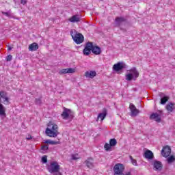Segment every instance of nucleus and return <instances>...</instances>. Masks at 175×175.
Wrapping results in <instances>:
<instances>
[{"label": "nucleus", "instance_id": "17", "mask_svg": "<svg viewBox=\"0 0 175 175\" xmlns=\"http://www.w3.org/2000/svg\"><path fill=\"white\" fill-rule=\"evenodd\" d=\"M107 115V112L106 109H104L103 113H100L98 114L96 121L98 122L99 120H100L101 121H103V120H105V118H106Z\"/></svg>", "mask_w": 175, "mask_h": 175}, {"label": "nucleus", "instance_id": "9", "mask_svg": "<svg viewBox=\"0 0 175 175\" xmlns=\"http://www.w3.org/2000/svg\"><path fill=\"white\" fill-rule=\"evenodd\" d=\"M172 154V148L169 146H165L163 148V150H161V155L164 157L165 158H167L169 155Z\"/></svg>", "mask_w": 175, "mask_h": 175}, {"label": "nucleus", "instance_id": "5", "mask_svg": "<svg viewBox=\"0 0 175 175\" xmlns=\"http://www.w3.org/2000/svg\"><path fill=\"white\" fill-rule=\"evenodd\" d=\"M129 72H130V73L126 75V80H127L128 81H131L133 79H134V80H136V79L139 77V72L137 71L136 68L134 67L131 68L130 70H129Z\"/></svg>", "mask_w": 175, "mask_h": 175}, {"label": "nucleus", "instance_id": "28", "mask_svg": "<svg viewBox=\"0 0 175 175\" xmlns=\"http://www.w3.org/2000/svg\"><path fill=\"white\" fill-rule=\"evenodd\" d=\"M167 100H169V96H164L161 99V104L165 105Z\"/></svg>", "mask_w": 175, "mask_h": 175}, {"label": "nucleus", "instance_id": "26", "mask_svg": "<svg viewBox=\"0 0 175 175\" xmlns=\"http://www.w3.org/2000/svg\"><path fill=\"white\" fill-rule=\"evenodd\" d=\"M167 163H173V162L175 161V157L174 156L172 155L167 158Z\"/></svg>", "mask_w": 175, "mask_h": 175}, {"label": "nucleus", "instance_id": "7", "mask_svg": "<svg viewBox=\"0 0 175 175\" xmlns=\"http://www.w3.org/2000/svg\"><path fill=\"white\" fill-rule=\"evenodd\" d=\"M150 118V120H154L156 122H161L162 121V111L152 113Z\"/></svg>", "mask_w": 175, "mask_h": 175}, {"label": "nucleus", "instance_id": "18", "mask_svg": "<svg viewBox=\"0 0 175 175\" xmlns=\"http://www.w3.org/2000/svg\"><path fill=\"white\" fill-rule=\"evenodd\" d=\"M92 52L93 53V54H95L96 55H99V54L102 53V50H100V48L99 46H94V45L92 44Z\"/></svg>", "mask_w": 175, "mask_h": 175}, {"label": "nucleus", "instance_id": "37", "mask_svg": "<svg viewBox=\"0 0 175 175\" xmlns=\"http://www.w3.org/2000/svg\"><path fill=\"white\" fill-rule=\"evenodd\" d=\"M26 139H27V140H31V139H32V135H28L27 137H26Z\"/></svg>", "mask_w": 175, "mask_h": 175}, {"label": "nucleus", "instance_id": "35", "mask_svg": "<svg viewBox=\"0 0 175 175\" xmlns=\"http://www.w3.org/2000/svg\"><path fill=\"white\" fill-rule=\"evenodd\" d=\"M12 58H13V56H12V55H8L7 56V57H6V60H7L8 62H10V61H12Z\"/></svg>", "mask_w": 175, "mask_h": 175}, {"label": "nucleus", "instance_id": "32", "mask_svg": "<svg viewBox=\"0 0 175 175\" xmlns=\"http://www.w3.org/2000/svg\"><path fill=\"white\" fill-rule=\"evenodd\" d=\"M41 150H42V151H47V150H49V145L47 144L42 145L41 146Z\"/></svg>", "mask_w": 175, "mask_h": 175}, {"label": "nucleus", "instance_id": "21", "mask_svg": "<svg viewBox=\"0 0 175 175\" xmlns=\"http://www.w3.org/2000/svg\"><path fill=\"white\" fill-rule=\"evenodd\" d=\"M154 167L156 170H162V163L159 161H154Z\"/></svg>", "mask_w": 175, "mask_h": 175}, {"label": "nucleus", "instance_id": "16", "mask_svg": "<svg viewBox=\"0 0 175 175\" xmlns=\"http://www.w3.org/2000/svg\"><path fill=\"white\" fill-rule=\"evenodd\" d=\"M85 77H88V79H94L95 76H96V72L95 71H86L85 72Z\"/></svg>", "mask_w": 175, "mask_h": 175}, {"label": "nucleus", "instance_id": "34", "mask_svg": "<svg viewBox=\"0 0 175 175\" xmlns=\"http://www.w3.org/2000/svg\"><path fill=\"white\" fill-rule=\"evenodd\" d=\"M42 98H36V105H41Z\"/></svg>", "mask_w": 175, "mask_h": 175}, {"label": "nucleus", "instance_id": "11", "mask_svg": "<svg viewBox=\"0 0 175 175\" xmlns=\"http://www.w3.org/2000/svg\"><path fill=\"white\" fill-rule=\"evenodd\" d=\"M129 109L131 110V117H136L140 113V111L136 108L135 105L133 104H130Z\"/></svg>", "mask_w": 175, "mask_h": 175}, {"label": "nucleus", "instance_id": "36", "mask_svg": "<svg viewBox=\"0 0 175 175\" xmlns=\"http://www.w3.org/2000/svg\"><path fill=\"white\" fill-rule=\"evenodd\" d=\"M2 14H4L5 16H6L7 17H10L12 16V14L9 12H2Z\"/></svg>", "mask_w": 175, "mask_h": 175}, {"label": "nucleus", "instance_id": "38", "mask_svg": "<svg viewBox=\"0 0 175 175\" xmlns=\"http://www.w3.org/2000/svg\"><path fill=\"white\" fill-rule=\"evenodd\" d=\"M21 3L22 5H25V3H27V0H21Z\"/></svg>", "mask_w": 175, "mask_h": 175}, {"label": "nucleus", "instance_id": "12", "mask_svg": "<svg viewBox=\"0 0 175 175\" xmlns=\"http://www.w3.org/2000/svg\"><path fill=\"white\" fill-rule=\"evenodd\" d=\"M0 98L3 99V102L5 105L9 104V97H8V92L5 91H1L0 92Z\"/></svg>", "mask_w": 175, "mask_h": 175}, {"label": "nucleus", "instance_id": "2", "mask_svg": "<svg viewBox=\"0 0 175 175\" xmlns=\"http://www.w3.org/2000/svg\"><path fill=\"white\" fill-rule=\"evenodd\" d=\"M47 169L49 173H51L53 175H62L61 172H59L61 165H59L57 161L51 162L50 165H48Z\"/></svg>", "mask_w": 175, "mask_h": 175}, {"label": "nucleus", "instance_id": "33", "mask_svg": "<svg viewBox=\"0 0 175 175\" xmlns=\"http://www.w3.org/2000/svg\"><path fill=\"white\" fill-rule=\"evenodd\" d=\"M42 162L43 163H47V156H43L42 157Z\"/></svg>", "mask_w": 175, "mask_h": 175}, {"label": "nucleus", "instance_id": "1", "mask_svg": "<svg viewBox=\"0 0 175 175\" xmlns=\"http://www.w3.org/2000/svg\"><path fill=\"white\" fill-rule=\"evenodd\" d=\"M45 133L47 136H49V137H57L59 134V133H58V125L52 122H49Z\"/></svg>", "mask_w": 175, "mask_h": 175}, {"label": "nucleus", "instance_id": "20", "mask_svg": "<svg viewBox=\"0 0 175 175\" xmlns=\"http://www.w3.org/2000/svg\"><path fill=\"white\" fill-rule=\"evenodd\" d=\"M39 49V45L36 42H33L29 46V51H36Z\"/></svg>", "mask_w": 175, "mask_h": 175}, {"label": "nucleus", "instance_id": "24", "mask_svg": "<svg viewBox=\"0 0 175 175\" xmlns=\"http://www.w3.org/2000/svg\"><path fill=\"white\" fill-rule=\"evenodd\" d=\"M174 103H170L166 105V109L167 110V111H170V113H172V111H173V110H174L175 109V106H174Z\"/></svg>", "mask_w": 175, "mask_h": 175}, {"label": "nucleus", "instance_id": "39", "mask_svg": "<svg viewBox=\"0 0 175 175\" xmlns=\"http://www.w3.org/2000/svg\"><path fill=\"white\" fill-rule=\"evenodd\" d=\"M8 51H10V50H12V47H10V46H8Z\"/></svg>", "mask_w": 175, "mask_h": 175}, {"label": "nucleus", "instance_id": "27", "mask_svg": "<svg viewBox=\"0 0 175 175\" xmlns=\"http://www.w3.org/2000/svg\"><path fill=\"white\" fill-rule=\"evenodd\" d=\"M71 159H72V161H77V159H80V155H79V154H71Z\"/></svg>", "mask_w": 175, "mask_h": 175}, {"label": "nucleus", "instance_id": "29", "mask_svg": "<svg viewBox=\"0 0 175 175\" xmlns=\"http://www.w3.org/2000/svg\"><path fill=\"white\" fill-rule=\"evenodd\" d=\"M109 144L111 147H114V146L117 145V140L116 139H111L109 141Z\"/></svg>", "mask_w": 175, "mask_h": 175}, {"label": "nucleus", "instance_id": "13", "mask_svg": "<svg viewBox=\"0 0 175 175\" xmlns=\"http://www.w3.org/2000/svg\"><path fill=\"white\" fill-rule=\"evenodd\" d=\"M76 72V69L75 68H63L59 72V75H66V73H75Z\"/></svg>", "mask_w": 175, "mask_h": 175}, {"label": "nucleus", "instance_id": "25", "mask_svg": "<svg viewBox=\"0 0 175 175\" xmlns=\"http://www.w3.org/2000/svg\"><path fill=\"white\" fill-rule=\"evenodd\" d=\"M45 144H51L55 146L59 144V141H51V139H47L44 142Z\"/></svg>", "mask_w": 175, "mask_h": 175}, {"label": "nucleus", "instance_id": "19", "mask_svg": "<svg viewBox=\"0 0 175 175\" xmlns=\"http://www.w3.org/2000/svg\"><path fill=\"white\" fill-rule=\"evenodd\" d=\"M70 23H80V16L79 15H73L68 19Z\"/></svg>", "mask_w": 175, "mask_h": 175}, {"label": "nucleus", "instance_id": "3", "mask_svg": "<svg viewBox=\"0 0 175 175\" xmlns=\"http://www.w3.org/2000/svg\"><path fill=\"white\" fill-rule=\"evenodd\" d=\"M70 35L77 44H81L84 42V36L81 33L77 32L75 29L70 31Z\"/></svg>", "mask_w": 175, "mask_h": 175}, {"label": "nucleus", "instance_id": "31", "mask_svg": "<svg viewBox=\"0 0 175 175\" xmlns=\"http://www.w3.org/2000/svg\"><path fill=\"white\" fill-rule=\"evenodd\" d=\"M104 148L106 151H110V150H111V145L110 144L105 143Z\"/></svg>", "mask_w": 175, "mask_h": 175}, {"label": "nucleus", "instance_id": "22", "mask_svg": "<svg viewBox=\"0 0 175 175\" xmlns=\"http://www.w3.org/2000/svg\"><path fill=\"white\" fill-rule=\"evenodd\" d=\"M85 163H86V166L89 167V169H92L94 167V159H88Z\"/></svg>", "mask_w": 175, "mask_h": 175}, {"label": "nucleus", "instance_id": "14", "mask_svg": "<svg viewBox=\"0 0 175 175\" xmlns=\"http://www.w3.org/2000/svg\"><path fill=\"white\" fill-rule=\"evenodd\" d=\"M144 157L146 159H154V153L151 150H147L145 151Z\"/></svg>", "mask_w": 175, "mask_h": 175}, {"label": "nucleus", "instance_id": "6", "mask_svg": "<svg viewBox=\"0 0 175 175\" xmlns=\"http://www.w3.org/2000/svg\"><path fill=\"white\" fill-rule=\"evenodd\" d=\"M61 116L63 120H73L74 117L72 110L65 107Z\"/></svg>", "mask_w": 175, "mask_h": 175}, {"label": "nucleus", "instance_id": "10", "mask_svg": "<svg viewBox=\"0 0 175 175\" xmlns=\"http://www.w3.org/2000/svg\"><path fill=\"white\" fill-rule=\"evenodd\" d=\"M92 51V42H88L83 51L84 55H90Z\"/></svg>", "mask_w": 175, "mask_h": 175}, {"label": "nucleus", "instance_id": "30", "mask_svg": "<svg viewBox=\"0 0 175 175\" xmlns=\"http://www.w3.org/2000/svg\"><path fill=\"white\" fill-rule=\"evenodd\" d=\"M130 160L131 161L132 165L134 166H137V161L136 159H133L132 156H129Z\"/></svg>", "mask_w": 175, "mask_h": 175}, {"label": "nucleus", "instance_id": "23", "mask_svg": "<svg viewBox=\"0 0 175 175\" xmlns=\"http://www.w3.org/2000/svg\"><path fill=\"white\" fill-rule=\"evenodd\" d=\"M0 116L1 117H6V108L0 103Z\"/></svg>", "mask_w": 175, "mask_h": 175}, {"label": "nucleus", "instance_id": "15", "mask_svg": "<svg viewBox=\"0 0 175 175\" xmlns=\"http://www.w3.org/2000/svg\"><path fill=\"white\" fill-rule=\"evenodd\" d=\"M115 21L116 27H120L122 23H125V21H126V19L124 17H116Z\"/></svg>", "mask_w": 175, "mask_h": 175}, {"label": "nucleus", "instance_id": "4", "mask_svg": "<svg viewBox=\"0 0 175 175\" xmlns=\"http://www.w3.org/2000/svg\"><path fill=\"white\" fill-rule=\"evenodd\" d=\"M124 170H125V167L122 164H116L113 167L114 175H132V172L129 171L124 174Z\"/></svg>", "mask_w": 175, "mask_h": 175}, {"label": "nucleus", "instance_id": "8", "mask_svg": "<svg viewBox=\"0 0 175 175\" xmlns=\"http://www.w3.org/2000/svg\"><path fill=\"white\" fill-rule=\"evenodd\" d=\"M126 68V64L124 62H118L113 66V70L115 72H120V70H122V69H125Z\"/></svg>", "mask_w": 175, "mask_h": 175}, {"label": "nucleus", "instance_id": "40", "mask_svg": "<svg viewBox=\"0 0 175 175\" xmlns=\"http://www.w3.org/2000/svg\"><path fill=\"white\" fill-rule=\"evenodd\" d=\"M160 96H161V97L163 96V93H161Z\"/></svg>", "mask_w": 175, "mask_h": 175}]
</instances>
